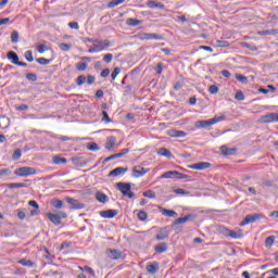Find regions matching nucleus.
Wrapping results in <instances>:
<instances>
[{
    "label": "nucleus",
    "instance_id": "33",
    "mask_svg": "<svg viewBox=\"0 0 278 278\" xmlns=\"http://www.w3.org/2000/svg\"><path fill=\"white\" fill-rule=\"evenodd\" d=\"M29 184L27 182H12L8 185V188L11 190L14 188H28Z\"/></svg>",
    "mask_w": 278,
    "mask_h": 278
},
{
    "label": "nucleus",
    "instance_id": "11",
    "mask_svg": "<svg viewBox=\"0 0 278 278\" xmlns=\"http://www.w3.org/2000/svg\"><path fill=\"white\" fill-rule=\"evenodd\" d=\"M149 173V168L136 166L132 169V177L138 178V177H144Z\"/></svg>",
    "mask_w": 278,
    "mask_h": 278
},
{
    "label": "nucleus",
    "instance_id": "36",
    "mask_svg": "<svg viewBox=\"0 0 278 278\" xmlns=\"http://www.w3.org/2000/svg\"><path fill=\"white\" fill-rule=\"evenodd\" d=\"M38 53H45V51H49V48L47 47V41H42L39 46H37Z\"/></svg>",
    "mask_w": 278,
    "mask_h": 278
},
{
    "label": "nucleus",
    "instance_id": "20",
    "mask_svg": "<svg viewBox=\"0 0 278 278\" xmlns=\"http://www.w3.org/2000/svg\"><path fill=\"white\" fill-rule=\"evenodd\" d=\"M127 168L125 167H116L109 173V177H118L119 175H125Z\"/></svg>",
    "mask_w": 278,
    "mask_h": 278
},
{
    "label": "nucleus",
    "instance_id": "1",
    "mask_svg": "<svg viewBox=\"0 0 278 278\" xmlns=\"http://www.w3.org/2000/svg\"><path fill=\"white\" fill-rule=\"evenodd\" d=\"M226 116H215L207 121H198L195 122V128L197 129H207V127H212V125H216V123H220V121H225Z\"/></svg>",
    "mask_w": 278,
    "mask_h": 278
},
{
    "label": "nucleus",
    "instance_id": "41",
    "mask_svg": "<svg viewBox=\"0 0 278 278\" xmlns=\"http://www.w3.org/2000/svg\"><path fill=\"white\" fill-rule=\"evenodd\" d=\"M118 75H121V67H115L111 74L112 81H114Z\"/></svg>",
    "mask_w": 278,
    "mask_h": 278
},
{
    "label": "nucleus",
    "instance_id": "25",
    "mask_svg": "<svg viewBox=\"0 0 278 278\" xmlns=\"http://www.w3.org/2000/svg\"><path fill=\"white\" fill-rule=\"evenodd\" d=\"M157 154L161 155L162 157H168V160L173 157V153L170 152V150L166 148H160Z\"/></svg>",
    "mask_w": 278,
    "mask_h": 278
},
{
    "label": "nucleus",
    "instance_id": "15",
    "mask_svg": "<svg viewBox=\"0 0 278 278\" xmlns=\"http://www.w3.org/2000/svg\"><path fill=\"white\" fill-rule=\"evenodd\" d=\"M117 215H118V211L116 210H106V211L100 212V216L102 218H114Z\"/></svg>",
    "mask_w": 278,
    "mask_h": 278
},
{
    "label": "nucleus",
    "instance_id": "2",
    "mask_svg": "<svg viewBox=\"0 0 278 278\" xmlns=\"http://www.w3.org/2000/svg\"><path fill=\"white\" fill-rule=\"evenodd\" d=\"M116 188L122 192L123 197H128V199H134L136 197L131 191V184L129 182H117Z\"/></svg>",
    "mask_w": 278,
    "mask_h": 278
},
{
    "label": "nucleus",
    "instance_id": "60",
    "mask_svg": "<svg viewBox=\"0 0 278 278\" xmlns=\"http://www.w3.org/2000/svg\"><path fill=\"white\" fill-rule=\"evenodd\" d=\"M176 179H190V176L178 172V174H176Z\"/></svg>",
    "mask_w": 278,
    "mask_h": 278
},
{
    "label": "nucleus",
    "instance_id": "46",
    "mask_svg": "<svg viewBox=\"0 0 278 278\" xmlns=\"http://www.w3.org/2000/svg\"><path fill=\"white\" fill-rule=\"evenodd\" d=\"M66 159L60 157V156H54L53 157V164H66Z\"/></svg>",
    "mask_w": 278,
    "mask_h": 278
},
{
    "label": "nucleus",
    "instance_id": "58",
    "mask_svg": "<svg viewBox=\"0 0 278 278\" xmlns=\"http://www.w3.org/2000/svg\"><path fill=\"white\" fill-rule=\"evenodd\" d=\"M102 116H103L102 121H104V123H112L110 115L105 111L102 112Z\"/></svg>",
    "mask_w": 278,
    "mask_h": 278
},
{
    "label": "nucleus",
    "instance_id": "34",
    "mask_svg": "<svg viewBox=\"0 0 278 278\" xmlns=\"http://www.w3.org/2000/svg\"><path fill=\"white\" fill-rule=\"evenodd\" d=\"M0 127H1V129H8V127H10V118L1 117L0 118Z\"/></svg>",
    "mask_w": 278,
    "mask_h": 278
},
{
    "label": "nucleus",
    "instance_id": "26",
    "mask_svg": "<svg viewBox=\"0 0 278 278\" xmlns=\"http://www.w3.org/2000/svg\"><path fill=\"white\" fill-rule=\"evenodd\" d=\"M156 253H166L168 251V244L166 242H161L154 248Z\"/></svg>",
    "mask_w": 278,
    "mask_h": 278
},
{
    "label": "nucleus",
    "instance_id": "51",
    "mask_svg": "<svg viewBox=\"0 0 278 278\" xmlns=\"http://www.w3.org/2000/svg\"><path fill=\"white\" fill-rule=\"evenodd\" d=\"M26 79H28V81H38V76L34 73H28L26 74Z\"/></svg>",
    "mask_w": 278,
    "mask_h": 278
},
{
    "label": "nucleus",
    "instance_id": "14",
    "mask_svg": "<svg viewBox=\"0 0 278 278\" xmlns=\"http://www.w3.org/2000/svg\"><path fill=\"white\" fill-rule=\"evenodd\" d=\"M167 134L170 138H186L188 136V132L175 129L169 130Z\"/></svg>",
    "mask_w": 278,
    "mask_h": 278
},
{
    "label": "nucleus",
    "instance_id": "10",
    "mask_svg": "<svg viewBox=\"0 0 278 278\" xmlns=\"http://www.w3.org/2000/svg\"><path fill=\"white\" fill-rule=\"evenodd\" d=\"M211 166H212V163L210 162H199V163L189 165L188 168H191L192 170H206V168H210Z\"/></svg>",
    "mask_w": 278,
    "mask_h": 278
},
{
    "label": "nucleus",
    "instance_id": "39",
    "mask_svg": "<svg viewBox=\"0 0 278 278\" xmlns=\"http://www.w3.org/2000/svg\"><path fill=\"white\" fill-rule=\"evenodd\" d=\"M59 48L61 49V51H71V49L73 48V43H60Z\"/></svg>",
    "mask_w": 278,
    "mask_h": 278
},
{
    "label": "nucleus",
    "instance_id": "52",
    "mask_svg": "<svg viewBox=\"0 0 278 278\" xmlns=\"http://www.w3.org/2000/svg\"><path fill=\"white\" fill-rule=\"evenodd\" d=\"M112 60H114V54L112 53H108L103 56V61L106 63V64H110V62H112Z\"/></svg>",
    "mask_w": 278,
    "mask_h": 278
},
{
    "label": "nucleus",
    "instance_id": "4",
    "mask_svg": "<svg viewBox=\"0 0 278 278\" xmlns=\"http://www.w3.org/2000/svg\"><path fill=\"white\" fill-rule=\"evenodd\" d=\"M97 45H93L91 48H89L88 53H99L101 51H104V49H108L110 47V40L99 41Z\"/></svg>",
    "mask_w": 278,
    "mask_h": 278
},
{
    "label": "nucleus",
    "instance_id": "37",
    "mask_svg": "<svg viewBox=\"0 0 278 278\" xmlns=\"http://www.w3.org/2000/svg\"><path fill=\"white\" fill-rule=\"evenodd\" d=\"M52 205L55 210H62V207H64V202H62V200H53Z\"/></svg>",
    "mask_w": 278,
    "mask_h": 278
},
{
    "label": "nucleus",
    "instance_id": "56",
    "mask_svg": "<svg viewBox=\"0 0 278 278\" xmlns=\"http://www.w3.org/2000/svg\"><path fill=\"white\" fill-rule=\"evenodd\" d=\"M235 99L237 101H244V93L242 91H237L236 96H235Z\"/></svg>",
    "mask_w": 278,
    "mask_h": 278
},
{
    "label": "nucleus",
    "instance_id": "48",
    "mask_svg": "<svg viewBox=\"0 0 278 278\" xmlns=\"http://www.w3.org/2000/svg\"><path fill=\"white\" fill-rule=\"evenodd\" d=\"M25 60H27V62H34V53L31 50H27L25 52Z\"/></svg>",
    "mask_w": 278,
    "mask_h": 278
},
{
    "label": "nucleus",
    "instance_id": "22",
    "mask_svg": "<svg viewBox=\"0 0 278 278\" xmlns=\"http://www.w3.org/2000/svg\"><path fill=\"white\" fill-rule=\"evenodd\" d=\"M108 256L110 260H121V257H123V253L118 250H110Z\"/></svg>",
    "mask_w": 278,
    "mask_h": 278
},
{
    "label": "nucleus",
    "instance_id": "47",
    "mask_svg": "<svg viewBox=\"0 0 278 278\" xmlns=\"http://www.w3.org/2000/svg\"><path fill=\"white\" fill-rule=\"evenodd\" d=\"M87 149L88 151H99L100 148H99V144L91 142L87 144Z\"/></svg>",
    "mask_w": 278,
    "mask_h": 278
},
{
    "label": "nucleus",
    "instance_id": "45",
    "mask_svg": "<svg viewBox=\"0 0 278 278\" xmlns=\"http://www.w3.org/2000/svg\"><path fill=\"white\" fill-rule=\"evenodd\" d=\"M38 64H41V66H47V64H51V60L46 58H39L37 59Z\"/></svg>",
    "mask_w": 278,
    "mask_h": 278
},
{
    "label": "nucleus",
    "instance_id": "31",
    "mask_svg": "<svg viewBox=\"0 0 278 278\" xmlns=\"http://www.w3.org/2000/svg\"><path fill=\"white\" fill-rule=\"evenodd\" d=\"M168 230L166 228H162L156 235V240H166L168 238Z\"/></svg>",
    "mask_w": 278,
    "mask_h": 278
},
{
    "label": "nucleus",
    "instance_id": "49",
    "mask_svg": "<svg viewBox=\"0 0 278 278\" xmlns=\"http://www.w3.org/2000/svg\"><path fill=\"white\" fill-rule=\"evenodd\" d=\"M236 79L238 81H241V84H247L249 81V79L247 78V76L242 75V74H237L236 75Z\"/></svg>",
    "mask_w": 278,
    "mask_h": 278
},
{
    "label": "nucleus",
    "instance_id": "57",
    "mask_svg": "<svg viewBox=\"0 0 278 278\" xmlns=\"http://www.w3.org/2000/svg\"><path fill=\"white\" fill-rule=\"evenodd\" d=\"M8 175H12V170H10V168L0 169V177H4Z\"/></svg>",
    "mask_w": 278,
    "mask_h": 278
},
{
    "label": "nucleus",
    "instance_id": "32",
    "mask_svg": "<svg viewBox=\"0 0 278 278\" xmlns=\"http://www.w3.org/2000/svg\"><path fill=\"white\" fill-rule=\"evenodd\" d=\"M142 21L137 20V18H127L126 20V25L129 27H138V25H141Z\"/></svg>",
    "mask_w": 278,
    "mask_h": 278
},
{
    "label": "nucleus",
    "instance_id": "44",
    "mask_svg": "<svg viewBox=\"0 0 278 278\" xmlns=\"http://www.w3.org/2000/svg\"><path fill=\"white\" fill-rule=\"evenodd\" d=\"M86 68H88V63L79 62V63H77V65H76V70H78V71H80V72L86 71Z\"/></svg>",
    "mask_w": 278,
    "mask_h": 278
},
{
    "label": "nucleus",
    "instance_id": "21",
    "mask_svg": "<svg viewBox=\"0 0 278 278\" xmlns=\"http://www.w3.org/2000/svg\"><path fill=\"white\" fill-rule=\"evenodd\" d=\"M177 175H179V172L169 170L161 175V179H177Z\"/></svg>",
    "mask_w": 278,
    "mask_h": 278
},
{
    "label": "nucleus",
    "instance_id": "63",
    "mask_svg": "<svg viewBox=\"0 0 278 278\" xmlns=\"http://www.w3.org/2000/svg\"><path fill=\"white\" fill-rule=\"evenodd\" d=\"M110 75V68H104L101 73L100 76L105 78Z\"/></svg>",
    "mask_w": 278,
    "mask_h": 278
},
{
    "label": "nucleus",
    "instance_id": "5",
    "mask_svg": "<svg viewBox=\"0 0 278 278\" xmlns=\"http://www.w3.org/2000/svg\"><path fill=\"white\" fill-rule=\"evenodd\" d=\"M47 216L53 225H62V218H66V213L64 212H58L56 214L53 213H47Z\"/></svg>",
    "mask_w": 278,
    "mask_h": 278
},
{
    "label": "nucleus",
    "instance_id": "40",
    "mask_svg": "<svg viewBox=\"0 0 278 278\" xmlns=\"http://www.w3.org/2000/svg\"><path fill=\"white\" fill-rule=\"evenodd\" d=\"M78 268H79V270H83L85 273H89V275L94 277V269H92V267H88V266L81 267V266H79Z\"/></svg>",
    "mask_w": 278,
    "mask_h": 278
},
{
    "label": "nucleus",
    "instance_id": "29",
    "mask_svg": "<svg viewBox=\"0 0 278 278\" xmlns=\"http://www.w3.org/2000/svg\"><path fill=\"white\" fill-rule=\"evenodd\" d=\"M96 199H97V201H99V203H108V201H109L108 195L101 191H98L96 193Z\"/></svg>",
    "mask_w": 278,
    "mask_h": 278
},
{
    "label": "nucleus",
    "instance_id": "19",
    "mask_svg": "<svg viewBox=\"0 0 278 278\" xmlns=\"http://www.w3.org/2000/svg\"><path fill=\"white\" fill-rule=\"evenodd\" d=\"M146 270H148L150 273V275H155V273H157V270H160V263L154 262L152 264H148L146 266Z\"/></svg>",
    "mask_w": 278,
    "mask_h": 278
},
{
    "label": "nucleus",
    "instance_id": "8",
    "mask_svg": "<svg viewBox=\"0 0 278 278\" xmlns=\"http://www.w3.org/2000/svg\"><path fill=\"white\" fill-rule=\"evenodd\" d=\"M260 123H264V124L278 123V113H269L267 115H263L260 118Z\"/></svg>",
    "mask_w": 278,
    "mask_h": 278
},
{
    "label": "nucleus",
    "instance_id": "18",
    "mask_svg": "<svg viewBox=\"0 0 278 278\" xmlns=\"http://www.w3.org/2000/svg\"><path fill=\"white\" fill-rule=\"evenodd\" d=\"M238 149L236 148H228L227 146L220 147V152L223 155H236Z\"/></svg>",
    "mask_w": 278,
    "mask_h": 278
},
{
    "label": "nucleus",
    "instance_id": "64",
    "mask_svg": "<svg viewBox=\"0 0 278 278\" xmlns=\"http://www.w3.org/2000/svg\"><path fill=\"white\" fill-rule=\"evenodd\" d=\"M217 47H229V41L217 40Z\"/></svg>",
    "mask_w": 278,
    "mask_h": 278
},
{
    "label": "nucleus",
    "instance_id": "35",
    "mask_svg": "<svg viewBox=\"0 0 278 278\" xmlns=\"http://www.w3.org/2000/svg\"><path fill=\"white\" fill-rule=\"evenodd\" d=\"M275 244V236H269L265 239V247L270 249Z\"/></svg>",
    "mask_w": 278,
    "mask_h": 278
},
{
    "label": "nucleus",
    "instance_id": "13",
    "mask_svg": "<svg viewBox=\"0 0 278 278\" xmlns=\"http://www.w3.org/2000/svg\"><path fill=\"white\" fill-rule=\"evenodd\" d=\"M140 40H162V35L143 33L140 35Z\"/></svg>",
    "mask_w": 278,
    "mask_h": 278
},
{
    "label": "nucleus",
    "instance_id": "61",
    "mask_svg": "<svg viewBox=\"0 0 278 278\" xmlns=\"http://www.w3.org/2000/svg\"><path fill=\"white\" fill-rule=\"evenodd\" d=\"M68 27H71V29H79V24L77 22H70Z\"/></svg>",
    "mask_w": 278,
    "mask_h": 278
},
{
    "label": "nucleus",
    "instance_id": "54",
    "mask_svg": "<svg viewBox=\"0 0 278 278\" xmlns=\"http://www.w3.org/2000/svg\"><path fill=\"white\" fill-rule=\"evenodd\" d=\"M21 155H23V152L21 151V149H16L12 155V160H18L21 157Z\"/></svg>",
    "mask_w": 278,
    "mask_h": 278
},
{
    "label": "nucleus",
    "instance_id": "62",
    "mask_svg": "<svg viewBox=\"0 0 278 278\" xmlns=\"http://www.w3.org/2000/svg\"><path fill=\"white\" fill-rule=\"evenodd\" d=\"M17 217L20 218V220H25V218H26L25 211H18Z\"/></svg>",
    "mask_w": 278,
    "mask_h": 278
},
{
    "label": "nucleus",
    "instance_id": "6",
    "mask_svg": "<svg viewBox=\"0 0 278 278\" xmlns=\"http://www.w3.org/2000/svg\"><path fill=\"white\" fill-rule=\"evenodd\" d=\"M262 214H249L244 217V219L239 224L240 227H244L245 225H251V223H255L257 220H262Z\"/></svg>",
    "mask_w": 278,
    "mask_h": 278
},
{
    "label": "nucleus",
    "instance_id": "23",
    "mask_svg": "<svg viewBox=\"0 0 278 278\" xmlns=\"http://www.w3.org/2000/svg\"><path fill=\"white\" fill-rule=\"evenodd\" d=\"M162 214L163 216H167V218H177V216H179V214H177V212L173 211V210H168V208H162Z\"/></svg>",
    "mask_w": 278,
    "mask_h": 278
},
{
    "label": "nucleus",
    "instance_id": "28",
    "mask_svg": "<svg viewBox=\"0 0 278 278\" xmlns=\"http://www.w3.org/2000/svg\"><path fill=\"white\" fill-rule=\"evenodd\" d=\"M116 144V137L111 136L108 138V141L105 142V149L110 151V149H114Z\"/></svg>",
    "mask_w": 278,
    "mask_h": 278
},
{
    "label": "nucleus",
    "instance_id": "43",
    "mask_svg": "<svg viewBox=\"0 0 278 278\" xmlns=\"http://www.w3.org/2000/svg\"><path fill=\"white\" fill-rule=\"evenodd\" d=\"M143 197H146L147 199H155V191L147 190L143 192Z\"/></svg>",
    "mask_w": 278,
    "mask_h": 278
},
{
    "label": "nucleus",
    "instance_id": "50",
    "mask_svg": "<svg viewBox=\"0 0 278 278\" xmlns=\"http://www.w3.org/2000/svg\"><path fill=\"white\" fill-rule=\"evenodd\" d=\"M148 216H149V215H148L147 212H144V211H140V212L137 214V217H138L139 220H147Z\"/></svg>",
    "mask_w": 278,
    "mask_h": 278
},
{
    "label": "nucleus",
    "instance_id": "59",
    "mask_svg": "<svg viewBox=\"0 0 278 278\" xmlns=\"http://www.w3.org/2000/svg\"><path fill=\"white\" fill-rule=\"evenodd\" d=\"M174 192H175V194H190L189 191H186L181 188L175 189Z\"/></svg>",
    "mask_w": 278,
    "mask_h": 278
},
{
    "label": "nucleus",
    "instance_id": "42",
    "mask_svg": "<svg viewBox=\"0 0 278 278\" xmlns=\"http://www.w3.org/2000/svg\"><path fill=\"white\" fill-rule=\"evenodd\" d=\"M18 31L14 30L12 34H11V42H13V45H16V42H18Z\"/></svg>",
    "mask_w": 278,
    "mask_h": 278
},
{
    "label": "nucleus",
    "instance_id": "16",
    "mask_svg": "<svg viewBox=\"0 0 278 278\" xmlns=\"http://www.w3.org/2000/svg\"><path fill=\"white\" fill-rule=\"evenodd\" d=\"M129 153V149H124L119 153L112 154L104 159V162H111V160H116L118 157H123V155H127Z\"/></svg>",
    "mask_w": 278,
    "mask_h": 278
},
{
    "label": "nucleus",
    "instance_id": "27",
    "mask_svg": "<svg viewBox=\"0 0 278 278\" xmlns=\"http://www.w3.org/2000/svg\"><path fill=\"white\" fill-rule=\"evenodd\" d=\"M148 8H151L152 10L159 9L164 10V4L160 2H155L153 0L147 2Z\"/></svg>",
    "mask_w": 278,
    "mask_h": 278
},
{
    "label": "nucleus",
    "instance_id": "7",
    "mask_svg": "<svg viewBox=\"0 0 278 278\" xmlns=\"http://www.w3.org/2000/svg\"><path fill=\"white\" fill-rule=\"evenodd\" d=\"M96 77L92 75H88L87 77L85 75H80L76 78L77 86H84V84H88L89 86H92L96 81Z\"/></svg>",
    "mask_w": 278,
    "mask_h": 278
},
{
    "label": "nucleus",
    "instance_id": "55",
    "mask_svg": "<svg viewBox=\"0 0 278 278\" xmlns=\"http://www.w3.org/2000/svg\"><path fill=\"white\" fill-rule=\"evenodd\" d=\"M208 92H210V94H218V86H216V85L210 86Z\"/></svg>",
    "mask_w": 278,
    "mask_h": 278
},
{
    "label": "nucleus",
    "instance_id": "24",
    "mask_svg": "<svg viewBox=\"0 0 278 278\" xmlns=\"http://www.w3.org/2000/svg\"><path fill=\"white\" fill-rule=\"evenodd\" d=\"M7 58H8V60H10L12 62V64L17 65L20 62L18 54H16V52H14V51L8 52Z\"/></svg>",
    "mask_w": 278,
    "mask_h": 278
},
{
    "label": "nucleus",
    "instance_id": "53",
    "mask_svg": "<svg viewBox=\"0 0 278 278\" xmlns=\"http://www.w3.org/2000/svg\"><path fill=\"white\" fill-rule=\"evenodd\" d=\"M274 34L275 29L258 31V36H273Z\"/></svg>",
    "mask_w": 278,
    "mask_h": 278
},
{
    "label": "nucleus",
    "instance_id": "3",
    "mask_svg": "<svg viewBox=\"0 0 278 278\" xmlns=\"http://www.w3.org/2000/svg\"><path fill=\"white\" fill-rule=\"evenodd\" d=\"M37 173L38 172L36 170L35 167H29V166L20 167L14 170V175L16 177H29L31 175H36Z\"/></svg>",
    "mask_w": 278,
    "mask_h": 278
},
{
    "label": "nucleus",
    "instance_id": "30",
    "mask_svg": "<svg viewBox=\"0 0 278 278\" xmlns=\"http://www.w3.org/2000/svg\"><path fill=\"white\" fill-rule=\"evenodd\" d=\"M18 264L22 266H26L28 268H36V263L31 262L30 260L27 258H22L18 261Z\"/></svg>",
    "mask_w": 278,
    "mask_h": 278
},
{
    "label": "nucleus",
    "instance_id": "9",
    "mask_svg": "<svg viewBox=\"0 0 278 278\" xmlns=\"http://www.w3.org/2000/svg\"><path fill=\"white\" fill-rule=\"evenodd\" d=\"M222 233L224 236H228L229 238H235V240L242 238V230L233 231L227 228H222Z\"/></svg>",
    "mask_w": 278,
    "mask_h": 278
},
{
    "label": "nucleus",
    "instance_id": "12",
    "mask_svg": "<svg viewBox=\"0 0 278 278\" xmlns=\"http://www.w3.org/2000/svg\"><path fill=\"white\" fill-rule=\"evenodd\" d=\"M65 201H66V203L72 205V210H84V207H85L84 203H80L73 198H66Z\"/></svg>",
    "mask_w": 278,
    "mask_h": 278
},
{
    "label": "nucleus",
    "instance_id": "38",
    "mask_svg": "<svg viewBox=\"0 0 278 278\" xmlns=\"http://www.w3.org/2000/svg\"><path fill=\"white\" fill-rule=\"evenodd\" d=\"M121 3H125V0H112L108 3V8H116V5H121Z\"/></svg>",
    "mask_w": 278,
    "mask_h": 278
},
{
    "label": "nucleus",
    "instance_id": "17",
    "mask_svg": "<svg viewBox=\"0 0 278 278\" xmlns=\"http://www.w3.org/2000/svg\"><path fill=\"white\" fill-rule=\"evenodd\" d=\"M194 218H197L195 215H187L185 217H179L174 222V225H184V223H188L189 220H194Z\"/></svg>",
    "mask_w": 278,
    "mask_h": 278
}]
</instances>
